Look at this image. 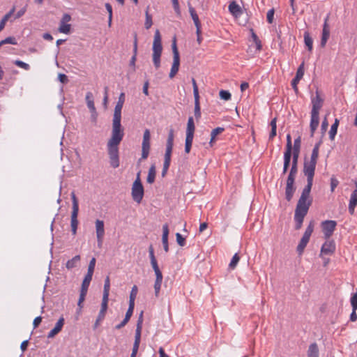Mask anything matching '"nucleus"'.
I'll use <instances>...</instances> for the list:
<instances>
[{
    "mask_svg": "<svg viewBox=\"0 0 357 357\" xmlns=\"http://www.w3.org/2000/svg\"><path fill=\"white\" fill-rule=\"evenodd\" d=\"M124 102L125 93H121L114 107L111 137L107 144L109 163L114 169L119 167L120 165L119 146L124 137V130L121 123V110Z\"/></svg>",
    "mask_w": 357,
    "mask_h": 357,
    "instance_id": "f257e3e1",
    "label": "nucleus"
},
{
    "mask_svg": "<svg viewBox=\"0 0 357 357\" xmlns=\"http://www.w3.org/2000/svg\"><path fill=\"white\" fill-rule=\"evenodd\" d=\"M298 172V163L291 162V167L290 169L286 183L285 188V198L287 201H290L296 191L294 186L295 178Z\"/></svg>",
    "mask_w": 357,
    "mask_h": 357,
    "instance_id": "f03ea898",
    "label": "nucleus"
},
{
    "mask_svg": "<svg viewBox=\"0 0 357 357\" xmlns=\"http://www.w3.org/2000/svg\"><path fill=\"white\" fill-rule=\"evenodd\" d=\"M153 62L156 69L160 67V57L162 51L161 36L159 30H156L153 42Z\"/></svg>",
    "mask_w": 357,
    "mask_h": 357,
    "instance_id": "7ed1b4c3",
    "label": "nucleus"
},
{
    "mask_svg": "<svg viewBox=\"0 0 357 357\" xmlns=\"http://www.w3.org/2000/svg\"><path fill=\"white\" fill-rule=\"evenodd\" d=\"M132 197L135 202L139 204L144 197V187L140 179V172L137 173L135 181L132 186Z\"/></svg>",
    "mask_w": 357,
    "mask_h": 357,
    "instance_id": "20e7f679",
    "label": "nucleus"
},
{
    "mask_svg": "<svg viewBox=\"0 0 357 357\" xmlns=\"http://www.w3.org/2000/svg\"><path fill=\"white\" fill-rule=\"evenodd\" d=\"M142 324H143V312L142 311L141 313L139 314V316L138 317L137 322V327H136L135 335V342L133 344L132 351L130 357H136V355L137 354L139 344H140V340H141Z\"/></svg>",
    "mask_w": 357,
    "mask_h": 357,
    "instance_id": "39448f33",
    "label": "nucleus"
},
{
    "mask_svg": "<svg viewBox=\"0 0 357 357\" xmlns=\"http://www.w3.org/2000/svg\"><path fill=\"white\" fill-rule=\"evenodd\" d=\"M172 48L173 52V63L171 68V70L169 73V77L172 79L176 75L179 70L180 66V56L179 52L176 45V37L173 38Z\"/></svg>",
    "mask_w": 357,
    "mask_h": 357,
    "instance_id": "423d86ee",
    "label": "nucleus"
},
{
    "mask_svg": "<svg viewBox=\"0 0 357 357\" xmlns=\"http://www.w3.org/2000/svg\"><path fill=\"white\" fill-rule=\"evenodd\" d=\"M71 197H72V202H73V210H72V213H71L70 226H71V231H72L73 234L75 235L77 233V225H78L77 215H78V211H79V205H78V202H77V197L74 192H72Z\"/></svg>",
    "mask_w": 357,
    "mask_h": 357,
    "instance_id": "0eeeda50",
    "label": "nucleus"
},
{
    "mask_svg": "<svg viewBox=\"0 0 357 357\" xmlns=\"http://www.w3.org/2000/svg\"><path fill=\"white\" fill-rule=\"evenodd\" d=\"M312 203V199L310 197H306L304 195H301L298 203L296 204V207L295 209V213L307 215L309 208Z\"/></svg>",
    "mask_w": 357,
    "mask_h": 357,
    "instance_id": "6e6552de",
    "label": "nucleus"
},
{
    "mask_svg": "<svg viewBox=\"0 0 357 357\" xmlns=\"http://www.w3.org/2000/svg\"><path fill=\"white\" fill-rule=\"evenodd\" d=\"M151 134L149 129L144 132L143 141L142 144V159L145 160L148 158L150 150Z\"/></svg>",
    "mask_w": 357,
    "mask_h": 357,
    "instance_id": "1a4fd4ad",
    "label": "nucleus"
},
{
    "mask_svg": "<svg viewBox=\"0 0 357 357\" xmlns=\"http://www.w3.org/2000/svg\"><path fill=\"white\" fill-rule=\"evenodd\" d=\"M192 83L193 86V94L195 98V116L197 119H199L201 117L199 89L196 81L194 78L192 79Z\"/></svg>",
    "mask_w": 357,
    "mask_h": 357,
    "instance_id": "9d476101",
    "label": "nucleus"
},
{
    "mask_svg": "<svg viewBox=\"0 0 357 357\" xmlns=\"http://www.w3.org/2000/svg\"><path fill=\"white\" fill-rule=\"evenodd\" d=\"M337 222L335 220H325L321 222V228L325 238L328 239L333 234Z\"/></svg>",
    "mask_w": 357,
    "mask_h": 357,
    "instance_id": "9b49d317",
    "label": "nucleus"
},
{
    "mask_svg": "<svg viewBox=\"0 0 357 357\" xmlns=\"http://www.w3.org/2000/svg\"><path fill=\"white\" fill-rule=\"evenodd\" d=\"M173 149V145L172 144H166V150L164 157V163H163V168L162 171V176H165L167 174V172L168 171V169L170 166L171 162V156Z\"/></svg>",
    "mask_w": 357,
    "mask_h": 357,
    "instance_id": "f8f14e48",
    "label": "nucleus"
},
{
    "mask_svg": "<svg viewBox=\"0 0 357 357\" xmlns=\"http://www.w3.org/2000/svg\"><path fill=\"white\" fill-rule=\"evenodd\" d=\"M317 163L305 160L303 164V174L307 178H314Z\"/></svg>",
    "mask_w": 357,
    "mask_h": 357,
    "instance_id": "ddd939ff",
    "label": "nucleus"
},
{
    "mask_svg": "<svg viewBox=\"0 0 357 357\" xmlns=\"http://www.w3.org/2000/svg\"><path fill=\"white\" fill-rule=\"evenodd\" d=\"M96 232L97 236L98 245L100 247L102 244L105 236L104 222L100 220H96L95 222Z\"/></svg>",
    "mask_w": 357,
    "mask_h": 357,
    "instance_id": "4468645a",
    "label": "nucleus"
},
{
    "mask_svg": "<svg viewBox=\"0 0 357 357\" xmlns=\"http://www.w3.org/2000/svg\"><path fill=\"white\" fill-rule=\"evenodd\" d=\"M323 99L320 97L319 93L317 92L316 96L312 98V107L311 113L319 114V110L323 106Z\"/></svg>",
    "mask_w": 357,
    "mask_h": 357,
    "instance_id": "2eb2a0df",
    "label": "nucleus"
},
{
    "mask_svg": "<svg viewBox=\"0 0 357 357\" xmlns=\"http://www.w3.org/2000/svg\"><path fill=\"white\" fill-rule=\"evenodd\" d=\"M107 304L108 302L102 301L100 310L93 326L94 329L97 328L100 322L105 319L107 310Z\"/></svg>",
    "mask_w": 357,
    "mask_h": 357,
    "instance_id": "dca6fc26",
    "label": "nucleus"
},
{
    "mask_svg": "<svg viewBox=\"0 0 357 357\" xmlns=\"http://www.w3.org/2000/svg\"><path fill=\"white\" fill-rule=\"evenodd\" d=\"M64 325V318L60 317L58 321L56 323L55 326L47 334L48 338H53L57 335L61 330Z\"/></svg>",
    "mask_w": 357,
    "mask_h": 357,
    "instance_id": "f3484780",
    "label": "nucleus"
},
{
    "mask_svg": "<svg viewBox=\"0 0 357 357\" xmlns=\"http://www.w3.org/2000/svg\"><path fill=\"white\" fill-rule=\"evenodd\" d=\"M335 250V245L333 241L325 242L321 249V253L324 255H332Z\"/></svg>",
    "mask_w": 357,
    "mask_h": 357,
    "instance_id": "a211bd4d",
    "label": "nucleus"
},
{
    "mask_svg": "<svg viewBox=\"0 0 357 357\" xmlns=\"http://www.w3.org/2000/svg\"><path fill=\"white\" fill-rule=\"evenodd\" d=\"M328 17L326 18L322 30V36L321 40V46L324 47L330 36V29L327 23Z\"/></svg>",
    "mask_w": 357,
    "mask_h": 357,
    "instance_id": "6ab92c4d",
    "label": "nucleus"
},
{
    "mask_svg": "<svg viewBox=\"0 0 357 357\" xmlns=\"http://www.w3.org/2000/svg\"><path fill=\"white\" fill-rule=\"evenodd\" d=\"M168 235H169V227H168L167 224H165L162 226V242L164 250L166 252H167L169 251Z\"/></svg>",
    "mask_w": 357,
    "mask_h": 357,
    "instance_id": "aec40b11",
    "label": "nucleus"
},
{
    "mask_svg": "<svg viewBox=\"0 0 357 357\" xmlns=\"http://www.w3.org/2000/svg\"><path fill=\"white\" fill-rule=\"evenodd\" d=\"M319 114H313L311 113V120H310V131H311V135L312 136L317 130V128L319 126Z\"/></svg>",
    "mask_w": 357,
    "mask_h": 357,
    "instance_id": "412c9836",
    "label": "nucleus"
},
{
    "mask_svg": "<svg viewBox=\"0 0 357 357\" xmlns=\"http://www.w3.org/2000/svg\"><path fill=\"white\" fill-rule=\"evenodd\" d=\"M109 289H110V280H109V277L107 276L105 280L102 301L108 302L109 295Z\"/></svg>",
    "mask_w": 357,
    "mask_h": 357,
    "instance_id": "4be33fe9",
    "label": "nucleus"
},
{
    "mask_svg": "<svg viewBox=\"0 0 357 357\" xmlns=\"http://www.w3.org/2000/svg\"><path fill=\"white\" fill-rule=\"evenodd\" d=\"M195 130L194 119L192 116H190L188 120L186 128V137H194V132Z\"/></svg>",
    "mask_w": 357,
    "mask_h": 357,
    "instance_id": "5701e85b",
    "label": "nucleus"
},
{
    "mask_svg": "<svg viewBox=\"0 0 357 357\" xmlns=\"http://www.w3.org/2000/svg\"><path fill=\"white\" fill-rule=\"evenodd\" d=\"M357 205V190H354L351 195L349 204V211L351 214L354 212V208Z\"/></svg>",
    "mask_w": 357,
    "mask_h": 357,
    "instance_id": "b1692460",
    "label": "nucleus"
},
{
    "mask_svg": "<svg viewBox=\"0 0 357 357\" xmlns=\"http://www.w3.org/2000/svg\"><path fill=\"white\" fill-rule=\"evenodd\" d=\"M314 227V222L313 220L310 221L308 226L307 227L302 238L309 242L310 238L313 232Z\"/></svg>",
    "mask_w": 357,
    "mask_h": 357,
    "instance_id": "393cba45",
    "label": "nucleus"
},
{
    "mask_svg": "<svg viewBox=\"0 0 357 357\" xmlns=\"http://www.w3.org/2000/svg\"><path fill=\"white\" fill-rule=\"evenodd\" d=\"M319 351L317 343H312L309 346L307 357H319Z\"/></svg>",
    "mask_w": 357,
    "mask_h": 357,
    "instance_id": "a878e982",
    "label": "nucleus"
},
{
    "mask_svg": "<svg viewBox=\"0 0 357 357\" xmlns=\"http://www.w3.org/2000/svg\"><path fill=\"white\" fill-rule=\"evenodd\" d=\"M86 102L88 108L91 112H95L96 107L93 102V96L91 92H87L86 94Z\"/></svg>",
    "mask_w": 357,
    "mask_h": 357,
    "instance_id": "bb28decb",
    "label": "nucleus"
},
{
    "mask_svg": "<svg viewBox=\"0 0 357 357\" xmlns=\"http://www.w3.org/2000/svg\"><path fill=\"white\" fill-rule=\"evenodd\" d=\"M321 142H319L314 145V146L312 149V151L310 159L308 160V161L313 162L315 163L317 162V159L319 157V146L321 145Z\"/></svg>",
    "mask_w": 357,
    "mask_h": 357,
    "instance_id": "cd10ccee",
    "label": "nucleus"
},
{
    "mask_svg": "<svg viewBox=\"0 0 357 357\" xmlns=\"http://www.w3.org/2000/svg\"><path fill=\"white\" fill-rule=\"evenodd\" d=\"M79 261H80V256L76 255L66 262V267L68 270L75 268L77 266L78 264L79 263Z\"/></svg>",
    "mask_w": 357,
    "mask_h": 357,
    "instance_id": "c85d7f7f",
    "label": "nucleus"
},
{
    "mask_svg": "<svg viewBox=\"0 0 357 357\" xmlns=\"http://www.w3.org/2000/svg\"><path fill=\"white\" fill-rule=\"evenodd\" d=\"M229 10L234 15H238L241 13V8L235 1H232L229 5Z\"/></svg>",
    "mask_w": 357,
    "mask_h": 357,
    "instance_id": "c756f323",
    "label": "nucleus"
},
{
    "mask_svg": "<svg viewBox=\"0 0 357 357\" xmlns=\"http://www.w3.org/2000/svg\"><path fill=\"white\" fill-rule=\"evenodd\" d=\"M224 128H221V127H218L215 129H213L212 131H211V139H210V142H209V146L210 147H212L213 146V143L215 142V139L216 137V136L220 133H222L223 131H224Z\"/></svg>",
    "mask_w": 357,
    "mask_h": 357,
    "instance_id": "7c9ffc66",
    "label": "nucleus"
},
{
    "mask_svg": "<svg viewBox=\"0 0 357 357\" xmlns=\"http://www.w3.org/2000/svg\"><path fill=\"white\" fill-rule=\"evenodd\" d=\"M313 185V179L312 178H307V185L305 186L304 189L302 191L301 195H304L306 197H310V191Z\"/></svg>",
    "mask_w": 357,
    "mask_h": 357,
    "instance_id": "2f4dec72",
    "label": "nucleus"
},
{
    "mask_svg": "<svg viewBox=\"0 0 357 357\" xmlns=\"http://www.w3.org/2000/svg\"><path fill=\"white\" fill-rule=\"evenodd\" d=\"M339 126V120L337 119H335V122L331 127V130L329 131V138L331 140H333L337 134V128Z\"/></svg>",
    "mask_w": 357,
    "mask_h": 357,
    "instance_id": "473e14b6",
    "label": "nucleus"
},
{
    "mask_svg": "<svg viewBox=\"0 0 357 357\" xmlns=\"http://www.w3.org/2000/svg\"><path fill=\"white\" fill-rule=\"evenodd\" d=\"M14 12H15V7H13L8 13H6L3 17V18L0 21V31L4 29L6 22L12 16V15L14 13Z\"/></svg>",
    "mask_w": 357,
    "mask_h": 357,
    "instance_id": "72a5a7b5",
    "label": "nucleus"
},
{
    "mask_svg": "<svg viewBox=\"0 0 357 357\" xmlns=\"http://www.w3.org/2000/svg\"><path fill=\"white\" fill-rule=\"evenodd\" d=\"M155 281L154 283L155 296L158 297L160 291L163 276H155Z\"/></svg>",
    "mask_w": 357,
    "mask_h": 357,
    "instance_id": "f704fd0d",
    "label": "nucleus"
},
{
    "mask_svg": "<svg viewBox=\"0 0 357 357\" xmlns=\"http://www.w3.org/2000/svg\"><path fill=\"white\" fill-rule=\"evenodd\" d=\"M305 215L295 213H294V220L296 222V229H299L302 227V224L304 220Z\"/></svg>",
    "mask_w": 357,
    "mask_h": 357,
    "instance_id": "c9c22d12",
    "label": "nucleus"
},
{
    "mask_svg": "<svg viewBox=\"0 0 357 357\" xmlns=\"http://www.w3.org/2000/svg\"><path fill=\"white\" fill-rule=\"evenodd\" d=\"M155 178V165H151L149 168L148 176H147V182L149 183H153Z\"/></svg>",
    "mask_w": 357,
    "mask_h": 357,
    "instance_id": "e433bc0d",
    "label": "nucleus"
},
{
    "mask_svg": "<svg viewBox=\"0 0 357 357\" xmlns=\"http://www.w3.org/2000/svg\"><path fill=\"white\" fill-rule=\"evenodd\" d=\"M92 276L93 275H89V274H86L85 275V277L83 280L82 284L81 289L88 291L90 282L92 280Z\"/></svg>",
    "mask_w": 357,
    "mask_h": 357,
    "instance_id": "4c0bfd02",
    "label": "nucleus"
},
{
    "mask_svg": "<svg viewBox=\"0 0 357 357\" xmlns=\"http://www.w3.org/2000/svg\"><path fill=\"white\" fill-rule=\"evenodd\" d=\"M71 25L68 23H59V31L62 33L68 34L70 32Z\"/></svg>",
    "mask_w": 357,
    "mask_h": 357,
    "instance_id": "58836bf2",
    "label": "nucleus"
},
{
    "mask_svg": "<svg viewBox=\"0 0 357 357\" xmlns=\"http://www.w3.org/2000/svg\"><path fill=\"white\" fill-rule=\"evenodd\" d=\"M150 260L151 266L155 272V276H162V273L158 267L156 259H152Z\"/></svg>",
    "mask_w": 357,
    "mask_h": 357,
    "instance_id": "ea45409f",
    "label": "nucleus"
},
{
    "mask_svg": "<svg viewBox=\"0 0 357 357\" xmlns=\"http://www.w3.org/2000/svg\"><path fill=\"white\" fill-rule=\"evenodd\" d=\"M189 12L190 13V15L192 17V19L194 22V24L195 26H197V24H201L200 23V21H199V17H198V15L197 14L195 10L194 9V8H192V6H190L189 7Z\"/></svg>",
    "mask_w": 357,
    "mask_h": 357,
    "instance_id": "a19ab883",
    "label": "nucleus"
},
{
    "mask_svg": "<svg viewBox=\"0 0 357 357\" xmlns=\"http://www.w3.org/2000/svg\"><path fill=\"white\" fill-rule=\"evenodd\" d=\"M145 15H146V20H145L144 26L146 29H149L151 27V26L153 24L152 17L149 13V8H147V9L145 12Z\"/></svg>",
    "mask_w": 357,
    "mask_h": 357,
    "instance_id": "79ce46f5",
    "label": "nucleus"
},
{
    "mask_svg": "<svg viewBox=\"0 0 357 357\" xmlns=\"http://www.w3.org/2000/svg\"><path fill=\"white\" fill-rule=\"evenodd\" d=\"M308 242L305 240H304L303 238H301L298 246H297V248H296V250L298 253V255H302L305 247L307 246Z\"/></svg>",
    "mask_w": 357,
    "mask_h": 357,
    "instance_id": "37998d69",
    "label": "nucleus"
},
{
    "mask_svg": "<svg viewBox=\"0 0 357 357\" xmlns=\"http://www.w3.org/2000/svg\"><path fill=\"white\" fill-rule=\"evenodd\" d=\"M304 41L308 50L311 51L312 49L313 40L307 32L304 33Z\"/></svg>",
    "mask_w": 357,
    "mask_h": 357,
    "instance_id": "c03bdc74",
    "label": "nucleus"
},
{
    "mask_svg": "<svg viewBox=\"0 0 357 357\" xmlns=\"http://www.w3.org/2000/svg\"><path fill=\"white\" fill-rule=\"evenodd\" d=\"M193 138L192 137H185V152L186 153H189L192 147Z\"/></svg>",
    "mask_w": 357,
    "mask_h": 357,
    "instance_id": "a18cd8bd",
    "label": "nucleus"
},
{
    "mask_svg": "<svg viewBox=\"0 0 357 357\" xmlns=\"http://www.w3.org/2000/svg\"><path fill=\"white\" fill-rule=\"evenodd\" d=\"M301 146V136H298L294 140V146H292V151L300 152Z\"/></svg>",
    "mask_w": 357,
    "mask_h": 357,
    "instance_id": "49530a36",
    "label": "nucleus"
},
{
    "mask_svg": "<svg viewBox=\"0 0 357 357\" xmlns=\"http://www.w3.org/2000/svg\"><path fill=\"white\" fill-rule=\"evenodd\" d=\"M304 75V62H303L297 69L295 78L301 80Z\"/></svg>",
    "mask_w": 357,
    "mask_h": 357,
    "instance_id": "de8ad7c7",
    "label": "nucleus"
},
{
    "mask_svg": "<svg viewBox=\"0 0 357 357\" xmlns=\"http://www.w3.org/2000/svg\"><path fill=\"white\" fill-rule=\"evenodd\" d=\"M239 260H240V257H239L237 253H236L233 256V257L229 264V268L231 269H234L236 268L238 262L239 261Z\"/></svg>",
    "mask_w": 357,
    "mask_h": 357,
    "instance_id": "09e8293b",
    "label": "nucleus"
},
{
    "mask_svg": "<svg viewBox=\"0 0 357 357\" xmlns=\"http://www.w3.org/2000/svg\"><path fill=\"white\" fill-rule=\"evenodd\" d=\"M86 294H87V291L82 290V289L80 290L79 298L78 303H77V305L79 307V309H82L83 307L82 303L85 300Z\"/></svg>",
    "mask_w": 357,
    "mask_h": 357,
    "instance_id": "8fccbe9b",
    "label": "nucleus"
},
{
    "mask_svg": "<svg viewBox=\"0 0 357 357\" xmlns=\"http://www.w3.org/2000/svg\"><path fill=\"white\" fill-rule=\"evenodd\" d=\"M291 151H285L284 153V165L289 166L291 162Z\"/></svg>",
    "mask_w": 357,
    "mask_h": 357,
    "instance_id": "3c124183",
    "label": "nucleus"
},
{
    "mask_svg": "<svg viewBox=\"0 0 357 357\" xmlns=\"http://www.w3.org/2000/svg\"><path fill=\"white\" fill-rule=\"evenodd\" d=\"M95 266H96V259L94 257H93L89 262L86 274L93 275L94 269H95Z\"/></svg>",
    "mask_w": 357,
    "mask_h": 357,
    "instance_id": "603ef678",
    "label": "nucleus"
},
{
    "mask_svg": "<svg viewBox=\"0 0 357 357\" xmlns=\"http://www.w3.org/2000/svg\"><path fill=\"white\" fill-rule=\"evenodd\" d=\"M4 44L16 45L17 40H16L15 38L10 36L0 42V46H2Z\"/></svg>",
    "mask_w": 357,
    "mask_h": 357,
    "instance_id": "864d4df0",
    "label": "nucleus"
},
{
    "mask_svg": "<svg viewBox=\"0 0 357 357\" xmlns=\"http://www.w3.org/2000/svg\"><path fill=\"white\" fill-rule=\"evenodd\" d=\"M14 63H15V65H16L17 66H18V67H20V68H23V69H24L25 70H29L30 69V66H29L28 63H25V62H24V61H20V60H15V61H14Z\"/></svg>",
    "mask_w": 357,
    "mask_h": 357,
    "instance_id": "5fc2aeb1",
    "label": "nucleus"
},
{
    "mask_svg": "<svg viewBox=\"0 0 357 357\" xmlns=\"http://www.w3.org/2000/svg\"><path fill=\"white\" fill-rule=\"evenodd\" d=\"M221 99L229 100L231 99V93L228 91L221 90L219 93Z\"/></svg>",
    "mask_w": 357,
    "mask_h": 357,
    "instance_id": "6e6d98bb",
    "label": "nucleus"
},
{
    "mask_svg": "<svg viewBox=\"0 0 357 357\" xmlns=\"http://www.w3.org/2000/svg\"><path fill=\"white\" fill-rule=\"evenodd\" d=\"M252 38L257 46V49L258 50H261V47H262L261 43L260 40L259 39L258 36L253 31L252 32Z\"/></svg>",
    "mask_w": 357,
    "mask_h": 357,
    "instance_id": "4d7b16f0",
    "label": "nucleus"
},
{
    "mask_svg": "<svg viewBox=\"0 0 357 357\" xmlns=\"http://www.w3.org/2000/svg\"><path fill=\"white\" fill-rule=\"evenodd\" d=\"M176 242L180 246H184L185 240L180 233L176 234Z\"/></svg>",
    "mask_w": 357,
    "mask_h": 357,
    "instance_id": "13d9d810",
    "label": "nucleus"
},
{
    "mask_svg": "<svg viewBox=\"0 0 357 357\" xmlns=\"http://www.w3.org/2000/svg\"><path fill=\"white\" fill-rule=\"evenodd\" d=\"M172 3L173 8H174L175 13L178 15H181V9H180V6H179L178 0H172Z\"/></svg>",
    "mask_w": 357,
    "mask_h": 357,
    "instance_id": "bf43d9fd",
    "label": "nucleus"
},
{
    "mask_svg": "<svg viewBox=\"0 0 357 357\" xmlns=\"http://www.w3.org/2000/svg\"><path fill=\"white\" fill-rule=\"evenodd\" d=\"M339 181L338 180L335 178L334 176H332L331 178V192H334L335 188L338 185Z\"/></svg>",
    "mask_w": 357,
    "mask_h": 357,
    "instance_id": "052dcab7",
    "label": "nucleus"
},
{
    "mask_svg": "<svg viewBox=\"0 0 357 357\" xmlns=\"http://www.w3.org/2000/svg\"><path fill=\"white\" fill-rule=\"evenodd\" d=\"M351 305L352 309H354V310H357V293H355L351 296Z\"/></svg>",
    "mask_w": 357,
    "mask_h": 357,
    "instance_id": "680f3d73",
    "label": "nucleus"
},
{
    "mask_svg": "<svg viewBox=\"0 0 357 357\" xmlns=\"http://www.w3.org/2000/svg\"><path fill=\"white\" fill-rule=\"evenodd\" d=\"M285 151H292V143H291V137L289 134L287 135V144Z\"/></svg>",
    "mask_w": 357,
    "mask_h": 357,
    "instance_id": "e2e57ef3",
    "label": "nucleus"
},
{
    "mask_svg": "<svg viewBox=\"0 0 357 357\" xmlns=\"http://www.w3.org/2000/svg\"><path fill=\"white\" fill-rule=\"evenodd\" d=\"M273 16H274V10L273 9L269 10L266 15L267 21L268 23L273 22Z\"/></svg>",
    "mask_w": 357,
    "mask_h": 357,
    "instance_id": "0e129e2a",
    "label": "nucleus"
},
{
    "mask_svg": "<svg viewBox=\"0 0 357 357\" xmlns=\"http://www.w3.org/2000/svg\"><path fill=\"white\" fill-rule=\"evenodd\" d=\"M137 294V287L136 285H134L131 289L129 298L130 299L132 298V299L135 300Z\"/></svg>",
    "mask_w": 357,
    "mask_h": 357,
    "instance_id": "69168bd1",
    "label": "nucleus"
},
{
    "mask_svg": "<svg viewBox=\"0 0 357 357\" xmlns=\"http://www.w3.org/2000/svg\"><path fill=\"white\" fill-rule=\"evenodd\" d=\"M167 144L174 145V131L172 129H171L169 132V135H168L167 140Z\"/></svg>",
    "mask_w": 357,
    "mask_h": 357,
    "instance_id": "338daca9",
    "label": "nucleus"
},
{
    "mask_svg": "<svg viewBox=\"0 0 357 357\" xmlns=\"http://www.w3.org/2000/svg\"><path fill=\"white\" fill-rule=\"evenodd\" d=\"M70 20H71V16L69 14H68V13H65V14L63 15L62 18H61L60 22H61L63 24V23H68Z\"/></svg>",
    "mask_w": 357,
    "mask_h": 357,
    "instance_id": "774afa93",
    "label": "nucleus"
}]
</instances>
